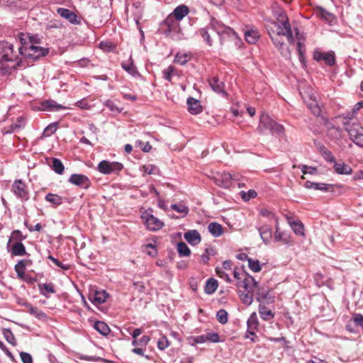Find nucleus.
I'll list each match as a JSON object with an SVG mask.
<instances>
[{"label": "nucleus", "mask_w": 363, "mask_h": 363, "mask_svg": "<svg viewBox=\"0 0 363 363\" xmlns=\"http://www.w3.org/2000/svg\"><path fill=\"white\" fill-rule=\"evenodd\" d=\"M342 133L340 128L332 127L328 130V135L334 140H340L342 138Z\"/></svg>", "instance_id": "obj_45"}, {"label": "nucleus", "mask_w": 363, "mask_h": 363, "mask_svg": "<svg viewBox=\"0 0 363 363\" xmlns=\"http://www.w3.org/2000/svg\"><path fill=\"white\" fill-rule=\"evenodd\" d=\"M216 182L218 186L223 188H228L232 183V177L230 173L223 172L218 174L216 177Z\"/></svg>", "instance_id": "obj_18"}, {"label": "nucleus", "mask_w": 363, "mask_h": 363, "mask_svg": "<svg viewBox=\"0 0 363 363\" xmlns=\"http://www.w3.org/2000/svg\"><path fill=\"white\" fill-rule=\"evenodd\" d=\"M242 199L244 201H249L250 199L255 198L257 196V192L255 190H249L247 193L242 191Z\"/></svg>", "instance_id": "obj_61"}, {"label": "nucleus", "mask_w": 363, "mask_h": 363, "mask_svg": "<svg viewBox=\"0 0 363 363\" xmlns=\"http://www.w3.org/2000/svg\"><path fill=\"white\" fill-rule=\"evenodd\" d=\"M188 110L191 114H198L202 111V106L200 101L193 97L187 99Z\"/></svg>", "instance_id": "obj_21"}, {"label": "nucleus", "mask_w": 363, "mask_h": 363, "mask_svg": "<svg viewBox=\"0 0 363 363\" xmlns=\"http://www.w3.org/2000/svg\"><path fill=\"white\" fill-rule=\"evenodd\" d=\"M11 252L14 256H23L26 254L25 246L21 242H15L11 247Z\"/></svg>", "instance_id": "obj_31"}, {"label": "nucleus", "mask_w": 363, "mask_h": 363, "mask_svg": "<svg viewBox=\"0 0 363 363\" xmlns=\"http://www.w3.org/2000/svg\"><path fill=\"white\" fill-rule=\"evenodd\" d=\"M218 288V281L214 279H209L205 285V292L207 294H213Z\"/></svg>", "instance_id": "obj_39"}, {"label": "nucleus", "mask_w": 363, "mask_h": 363, "mask_svg": "<svg viewBox=\"0 0 363 363\" xmlns=\"http://www.w3.org/2000/svg\"><path fill=\"white\" fill-rule=\"evenodd\" d=\"M123 168V165L118 162H109L102 160L98 164L97 169L104 174H110L113 173H118Z\"/></svg>", "instance_id": "obj_9"}, {"label": "nucleus", "mask_w": 363, "mask_h": 363, "mask_svg": "<svg viewBox=\"0 0 363 363\" xmlns=\"http://www.w3.org/2000/svg\"><path fill=\"white\" fill-rule=\"evenodd\" d=\"M57 129V123H51L44 129L43 135L44 137H49L51 135H52L53 133H55L56 132Z\"/></svg>", "instance_id": "obj_52"}, {"label": "nucleus", "mask_w": 363, "mask_h": 363, "mask_svg": "<svg viewBox=\"0 0 363 363\" xmlns=\"http://www.w3.org/2000/svg\"><path fill=\"white\" fill-rule=\"evenodd\" d=\"M43 109L49 111H59L61 109H65L66 107L57 104L55 101H46L42 104Z\"/></svg>", "instance_id": "obj_32"}, {"label": "nucleus", "mask_w": 363, "mask_h": 363, "mask_svg": "<svg viewBox=\"0 0 363 363\" xmlns=\"http://www.w3.org/2000/svg\"><path fill=\"white\" fill-rule=\"evenodd\" d=\"M104 105L106 106L111 111L116 113H120L123 109L119 108L114 101L110 99L105 101L104 102Z\"/></svg>", "instance_id": "obj_46"}, {"label": "nucleus", "mask_w": 363, "mask_h": 363, "mask_svg": "<svg viewBox=\"0 0 363 363\" xmlns=\"http://www.w3.org/2000/svg\"><path fill=\"white\" fill-rule=\"evenodd\" d=\"M24 306L28 308V311L30 314L36 316L37 318H40L45 316V313L43 311L39 310L37 307L33 306L30 303H26Z\"/></svg>", "instance_id": "obj_44"}, {"label": "nucleus", "mask_w": 363, "mask_h": 363, "mask_svg": "<svg viewBox=\"0 0 363 363\" xmlns=\"http://www.w3.org/2000/svg\"><path fill=\"white\" fill-rule=\"evenodd\" d=\"M291 225L292 227V229L295 234L300 235V236H304V227L303 223L300 220H296L293 221L291 223Z\"/></svg>", "instance_id": "obj_40"}, {"label": "nucleus", "mask_w": 363, "mask_h": 363, "mask_svg": "<svg viewBox=\"0 0 363 363\" xmlns=\"http://www.w3.org/2000/svg\"><path fill=\"white\" fill-rule=\"evenodd\" d=\"M20 356L23 363H33L32 357L30 354L22 352L20 353Z\"/></svg>", "instance_id": "obj_64"}, {"label": "nucleus", "mask_w": 363, "mask_h": 363, "mask_svg": "<svg viewBox=\"0 0 363 363\" xmlns=\"http://www.w3.org/2000/svg\"><path fill=\"white\" fill-rule=\"evenodd\" d=\"M169 346V342L165 336H162L157 341V347L160 350H164Z\"/></svg>", "instance_id": "obj_56"}, {"label": "nucleus", "mask_w": 363, "mask_h": 363, "mask_svg": "<svg viewBox=\"0 0 363 363\" xmlns=\"http://www.w3.org/2000/svg\"><path fill=\"white\" fill-rule=\"evenodd\" d=\"M26 125V118L23 116H19L17 118L16 121L13 123H12L10 127L9 130H6V133H11L16 132L22 128H23Z\"/></svg>", "instance_id": "obj_27"}, {"label": "nucleus", "mask_w": 363, "mask_h": 363, "mask_svg": "<svg viewBox=\"0 0 363 363\" xmlns=\"http://www.w3.org/2000/svg\"><path fill=\"white\" fill-rule=\"evenodd\" d=\"M163 78L168 81H172V77L175 74V68L173 66H169L167 69L162 72Z\"/></svg>", "instance_id": "obj_51"}, {"label": "nucleus", "mask_w": 363, "mask_h": 363, "mask_svg": "<svg viewBox=\"0 0 363 363\" xmlns=\"http://www.w3.org/2000/svg\"><path fill=\"white\" fill-rule=\"evenodd\" d=\"M39 289L43 292L45 291L47 293L54 294L55 292L54 286L52 284H43L39 285Z\"/></svg>", "instance_id": "obj_60"}, {"label": "nucleus", "mask_w": 363, "mask_h": 363, "mask_svg": "<svg viewBox=\"0 0 363 363\" xmlns=\"http://www.w3.org/2000/svg\"><path fill=\"white\" fill-rule=\"evenodd\" d=\"M310 99L312 100V102L308 104V108L311 110L313 114H314L316 116H320L321 110L320 107L317 105L316 101L315 100V97L311 96Z\"/></svg>", "instance_id": "obj_49"}, {"label": "nucleus", "mask_w": 363, "mask_h": 363, "mask_svg": "<svg viewBox=\"0 0 363 363\" xmlns=\"http://www.w3.org/2000/svg\"><path fill=\"white\" fill-rule=\"evenodd\" d=\"M19 39L21 44L20 47L28 46V45H39L42 43V38L38 35H30L29 34L21 33Z\"/></svg>", "instance_id": "obj_14"}, {"label": "nucleus", "mask_w": 363, "mask_h": 363, "mask_svg": "<svg viewBox=\"0 0 363 363\" xmlns=\"http://www.w3.org/2000/svg\"><path fill=\"white\" fill-rule=\"evenodd\" d=\"M274 16L277 21L272 23V27L268 33L274 45L280 51L281 54L284 57H288L290 55V51L288 48L284 49V43L279 40V37L281 35L286 36L289 43L293 44L294 42L293 30L286 13L282 9L276 11Z\"/></svg>", "instance_id": "obj_1"}, {"label": "nucleus", "mask_w": 363, "mask_h": 363, "mask_svg": "<svg viewBox=\"0 0 363 363\" xmlns=\"http://www.w3.org/2000/svg\"><path fill=\"white\" fill-rule=\"evenodd\" d=\"M19 52L21 54V58L23 57L27 59L36 60L46 56L49 53V50L40 45H28V46L19 47Z\"/></svg>", "instance_id": "obj_6"}, {"label": "nucleus", "mask_w": 363, "mask_h": 363, "mask_svg": "<svg viewBox=\"0 0 363 363\" xmlns=\"http://www.w3.org/2000/svg\"><path fill=\"white\" fill-rule=\"evenodd\" d=\"M207 342H220V336L217 333H208L206 334Z\"/></svg>", "instance_id": "obj_59"}, {"label": "nucleus", "mask_w": 363, "mask_h": 363, "mask_svg": "<svg viewBox=\"0 0 363 363\" xmlns=\"http://www.w3.org/2000/svg\"><path fill=\"white\" fill-rule=\"evenodd\" d=\"M177 251L180 257H187L191 254V250L185 242H181L177 245Z\"/></svg>", "instance_id": "obj_42"}, {"label": "nucleus", "mask_w": 363, "mask_h": 363, "mask_svg": "<svg viewBox=\"0 0 363 363\" xmlns=\"http://www.w3.org/2000/svg\"><path fill=\"white\" fill-rule=\"evenodd\" d=\"M238 295L242 302L250 306L253 302L255 289L257 288V282L254 277L245 275L242 281L238 283Z\"/></svg>", "instance_id": "obj_3"}, {"label": "nucleus", "mask_w": 363, "mask_h": 363, "mask_svg": "<svg viewBox=\"0 0 363 363\" xmlns=\"http://www.w3.org/2000/svg\"><path fill=\"white\" fill-rule=\"evenodd\" d=\"M247 334L255 336V332L259 326V321L255 312H253L247 319Z\"/></svg>", "instance_id": "obj_17"}, {"label": "nucleus", "mask_w": 363, "mask_h": 363, "mask_svg": "<svg viewBox=\"0 0 363 363\" xmlns=\"http://www.w3.org/2000/svg\"><path fill=\"white\" fill-rule=\"evenodd\" d=\"M142 170L147 174H160L159 168L156 165L152 164L143 165Z\"/></svg>", "instance_id": "obj_43"}, {"label": "nucleus", "mask_w": 363, "mask_h": 363, "mask_svg": "<svg viewBox=\"0 0 363 363\" xmlns=\"http://www.w3.org/2000/svg\"><path fill=\"white\" fill-rule=\"evenodd\" d=\"M216 318L221 324H225L228 320V312L224 309H220L217 312Z\"/></svg>", "instance_id": "obj_47"}, {"label": "nucleus", "mask_w": 363, "mask_h": 363, "mask_svg": "<svg viewBox=\"0 0 363 363\" xmlns=\"http://www.w3.org/2000/svg\"><path fill=\"white\" fill-rule=\"evenodd\" d=\"M94 328L96 331L104 336L108 335L111 331L108 325L104 321H96Z\"/></svg>", "instance_id": "obj_30"}, {"label": "nucleus", "mask_w": 363, "mask_h": 363, "mask_svg": "<svg viewBox=\"0 0 363 363\" xmlns=\"http://www.w3.org/2000/svg\"><path fill=\"white\" fill-rule=\"evenodd\" d=\"M164 25L167 27V30L166 32H171L179 26L178 21H176L175 18L172 14H169L166 18L164 21Z\"/></svg>", "instance_id": "obj_34"}, {"label": "nucleus", "mask_w": 363, "mask_h": 363, "mask_svg": "<svg viewBox=\"0 0 363 363\" xmlns=\"http://www.w3.org/2000/svg\"><path fill=\"white\" fill-rule=\"evenodd\" d=\"M45 200L55 207L62 203V198L57 194L52 193H48L45 196Z\"/></svg>", "instance_id": "obj_38"}, {"label": "nucleus", "mask_w": 363, "mask_h": 363, "mask_svg": "<svg viewBox=\"0 0 363 363\" xmlns=\"http://www.w3.org/2000/svg\"><path fill=\"white\" fill-rule=\"evenodd\" d=\"M257 130L262 135L269 132L272 135H281L284 133V127L272 119L267 114L263 113L260 116Z\"/></svg>", "instance_id": "obj_5"}, {"label": "nucleus", "mask_w": 363, "mask_h": 363, "mask_svg": "<svg viewBox=\"0 0 363 363\" xmlns=\"http://www.w3.org/2000/svg\"><path fill=\"white\" fill-rule=\"evenodd\" d=\"M4 336L10 344L13 345H16V338L10 329H4Z\"/></svg>", "instance_id": "obj_54"}, {"label": "nucleus", "mask_w": 363, "mask_h": 363, "mask_svg": "<svg viewBox=\"0 0 363 363\" xmlns=\"http://www.w3.org/2000/svg\"><path fill=\"white\" fill-rule=\"evenodd\" d=\"M32 262L30 259L20 260L14 267L15 271L18 278H23L25 275L26 268L28 265L31 264Z\"/></svg>", "instance_id": "obj_22"}, {"label": "nucleus", "mask_w": 363, "mask_h": 363, "mask_svg": "<svg viewBox=\"0 0 363 363\" xmlns=\"http://www.w3.org/2000/svg\"><path fill=\"white\" fill-rule=\"evenodd\" d=\"M48 259H50L55 265H57V267H59L65 270H68L70 267L69 264H64L63 263H62L60 261H59L57 259L55 258L52 255H49Z\"/></svg>", "instance_id": "obj_62"}, {"label": "nucleus", "mask_w": 363, "mask_h": 363, "mask_svg": "<svg viewBox=\"0 0 363 363\" xmlns=\"http://www.w3.org/2000/svg\"><path fill=\"white\" fill-rule=\"evenodd\" d=\"M298 168L301 170L303 174H314L317 172L316 167L307 166L306 164H301L298 166Z\"/></svg>", "instance_id": "obj_55"}, {"label": "nucleus", "mask_w": 363, "mask_h": 363, "mask_svg": "<svg viewBox=\"0 0 363 363\" xmlns=\"http://www.w3.org/2000/svg\"><path fill=\"white\" fill-rule=\"evenodd\" d=\"M57 13L58 15H60L62 18L66 19L71 24H81V18L78 16L74 11L68 9L58 8L57 9Z\"/></svg>", "instance_id": "obj_10"}, {"label": "nucleus", "mask_w": 363, "mask_h": 363, "mask_svg": "<svg viewBox=\"0 0 363 363\" xmlns=\"http://www.w3.org/2000/svg\"><path fill=\"white\" fill-rule=\"evenodd\" d=\"M313 58L316 61L323 60L326 65L333 66L335 63V57L333 52H322L315 51L313 55Z\"/></svg>", "instance_id": "obj_16"}, {"label": "nucleus", "mask_w": 363, "mask_h": 363, "mask_svg": "<svg viewBox=\"0 0 363 363\" xmlns=\"http://www.w3.org/2000/svg\"><path fill=\"white\" fill-rule=\"evenodd\" d=\"M21 54L19 52V47L17 50H14L13 45L9 41H0V63L12 62L13 67L20 66L21 64Z\"/></svg>", "instance_id": "obj_4"}, {"label": "nucleus", "mask_w": 363, "mask_h": 363, "mask_svg": "<svg viewBox=\"0 0 363 363\" xmlns=\"http://www.w3.org/2000/svg\"><path fill=\"white\" fill-rule=\"evenodd\" d=\"M248 267L254 272H258L261 270V266L258 260L247 258Z\"/></svg>", "instance_id": "obj_50"}, {"label": "nucleus", "mask_w": 363, "mask_h": 363, "mask_svg": "<svg viewBox=\"0 0 363 363\" xmlns=\"http://www.w3.org/2000/svg\"><path fill=\"white\" fill-rule=\"evenodd\" d=\"M189 12V8L185 5H180L174 9L171 13L177 21L182 20Z\"/></svg>", "instance_id": "obj_23"}, {"label": "nucleus", "mask_w": 363, "mask_h": 363, "mask_svg": "<svg viewBox=\"0 0 363 363\" xmlns=\"http://www.w3.org/2000/svg\"><path fill=\"white\" fill-rule=\"evenodd\" d=\"M208 84L211 88L217 94H221L223 96H227V92L225 90L224 82L218 77H213L208 79Z\"/></svg>", "instance_id": "obj_15"}, {"label": "nucleus", "mask_w": 363, "mask_h": 363, "mask_svg": "<svg viewBox=\"0 0 363 363\" xmlns=\"http://www.w3.org/2000/svg\"><path fill=\"white\" fill-rule=\"evenodd\" d=\"M353 320L357 326L360 327L363 330V315L356 313L353 316Z\"/></svg>", "instance_id": "obj_63"}, {"label": "nucleus", "mask_w": 363, "mask_h": 363, "mask_svg": "<svg viewBox=\"0 0 363 363\" xmlns=\"http://www.w3.org/2000/svg\"><path fill=\"white\" fill-rule=\"evenodd\" d=\"M108 294L104 290H94L89 292V300L95 305L104 303L106 301Z\"/></svg>", "instance_id": "obj_13"}, {"label": "nucleus", "mask_w": 363, "mask_h": 363, "mask_svg": "<svg viewBox=\"0 0 363 363\" xmlns=\"http://www.w3.org/2000/svg\"><path fill=\"white\" fill-rule=\"evenodd\" d=\"M259 313L260 315V317L264 320H270L274 318V313L267 306L260 304L258 308Z\"/></svg>", "instance_id": "obj_28"}, {"label": "nucleus", "mask_w": 363, "mask_h": 363, "mask_svg": "<svg viewBox=\"0 0 363 363\" xmlns=\"http://www.w3.org/2000/svg\"><path fill=\"white\" fill-rule=\"evenodd\" d=\"M150 338L149 337V336L144 335L141 338H140L139 340H135V339L132 342V345H134V346H137L138 345H141L146 346L148 344V342H150Z\"/></svg>", "instance_id": "obj_58"}, {"label": "nucleus", "mask_w": 363, "mask_h": 363, "mask_svg": "<svg viewBox=\"0 0 363 363\" xmlns=\"http://www.w3.org/2000/svg\"><path fill=\"white\" fill-rule=\"evenodd\" d=\"M321 154H322L323 158L327 162H333V163H335L336 162L335 158L333 155L332 152L330 150H328V149H326L325 147H323L321 150Z\"/></svg>", "instance_id": "obj_53"}, {"label": "nucleus", "mask_w": 363, "mask_h": 363, "mask_svg": "<svg viewBox=\"0 0 363 363\" xmlns=\"http://www.w3.org/2000/svg\"><path fill=\"white\" fill-rule=\"evenodd\" d=\"M184 237L185 240L191 245H196L201 240L199 233L196 230H189L184 233Z\"/></svg>", "instance_id": "obj_19"}, {"label": "nucleus", "mask_w": 363, "mask_h": 363, "mask_svg": "<svg viewBox=\"0 0 363 363\" xmlns=\"http://www.w3.org/2000/svg\"><path fill=\"white\" fill-rule=\"evenodd\" d=\"M216 274H218V276L224 279L225 281H226L228 283H230L231 282V279L230 278V275L226 273L223 269H220V267H216Z\"/></svg>", "instance_id": "obj_57"}, {"label": "nucleus", "mask_w": 363, "mask_h": 363, "mask_svg": "<svg viewBox=\"0 0 363 363\" xmlns=\"http://www.w3.org/2000/svg\"><path fill=\"white\" fill-rule=\"evenodd\" d=\"M335 171L340 174H350L352 172V168L344 162L334 163Z\"/></svg>", "instance_id": "obj_29"}, {"label": "nucleus", "mask_w": 363, "mask_h": 363, "mask_svg": "<svg viewBox=\"0 0 363 363\" xmlns=\"http://www.w3.org/2000/svg\"><path fill=\"white\" fill-rule=\"evenodd\" d=\"M69 182L83 189H88L91 186L90 179L84 174H73L69 178Z\"/></svg>", "instance_id": "obj_12"}, {"label": "nucleus", "mask_w": 363, "mask_h": 363, "mask_svg": "<svg viewBox=\"0 0 363 363\" xmlns=\"http://www.w3.org/2000/svg\"><path fill=\"white\" fill-rule=\"evenodd\" d=\"M171 208L176 211L178 213H183L186 216L189 213V208L182 203H175L171 206Z\"/></svg>", "instance_id": "obj_48"}, {"label": "nucleus", "mask_w": 363, "mask_h": 363, "mask_svg": "<svg viewBox=\"0 0 363 363\" xmlns=\"http://www.w3.org/2000/svg\"><path fill=\"white\" fill-rule=\"evenodd\" d=\"M304 186L306 189H314L315 190H320L322 191H329L330 188L332 187V185L325 183H317L307 181L304 184Z\"/></svg>", "instance_id": "obj_26"}, {"label": "nucleus", "mask_w": 363, "mask_h": 363, "mask_svg": "<svg viewBox=\"0 0 363 363\" xmlns=\"http://www.w3.org/2000/svg\"><path fill=\"white\" fill-rule=\"evenodd\" d=\"M121 67L125 71H126L128 73H129L133 77H137L140 75L139 72L137 70L136 67L133 64V61L131 56H130L129 60L127 62H123L121 63Z\"/></svg>", "instance_id": "obj_25"}, {"label": "nucleus", "mask_w": 363, "mask_h": 363, "mask_svg": "<svg viewBox=\"0 0 363 363\" xmlns=\"http://www.w3.org/2000/svg\"><path fill=\"white\" fill-rule=\"evenodd\" d=\"M260 237L265 244H269L272 239V230L268 225H263L258 228Z\"/></svg>", "instance_id": "obj_20"}, {"label": "nucleus", "mask_w": 363, "mask_h": 363, "mask_svg": "<svg viewBox=\"0 0 363 363\" xmlns=\"http://www.w3.org/2000/svg\"><path fill=\"white\" fill-rule=\"evenodd\" d=\"M50 166L52 169L58 174H62L65 171L64 164L60 159L52 158Z\"/></svg>", "instance_id": "obj_35"}, {"label": "nucleus", "mask_w": 363, "mask_h": 363, "mask_svg": "<svg viewBox=\"0 0 363 363\" xmlns=\"http://www.w3.org/2000/svg\"><path fill=\"white\" fill-rule=\"evenodd\" d=\"M245 38L250 44H255L259 38V34L257 29L247 28L245 30Z\"/></svg>", "instance_id": "obj_24"}, {"label": "nucleus", "mask_w": 363, "mask_h": 363, "mask_svg": "<svg viewBox=\"0 0 363 363\" xmlns=\"http://www.w3.org/2000/svg\"><path fill=\"white\" fill-rule=\"evenodd\" d=\"M142 218L145 220L147 228L152 231L161 229L164 225L161 220L152 214L145 213Z\"/></svg>", "instance_id": "obj_11"}, {"label": "nucleus", "mask_w": 363, "mask_h": 363, "mask_svg": "<svg viewBox=\"0 0 363 363\" xmlns=\"http://www.w3.org/2000/svg\"><path fill=\"white\" fill-rule=\"evenodd\" d=\"M190 55L186 52H178L174 57V62L181 65H185L190 60Z\"/></svg>", "instance_id": "obj_41"}, {"label": "nucleus", "mask_w": 363, "mask_h": 363, "mask_svg": "<svg viewBox=\"0 0 363 363\" xmlns=\"http://www.w3.org/2000/svg\"><path fill=\"white\" fill-rule=\"evenodd\" d=\"M208 231L214 236L219 237L223 233V226L216 222L211 223L208 226Z\"/></svg>", "instance_id": "obj_33"}, {"label": "nucleus", "mask_w": 363, "mask_h": 363, "mask_svg": "<svg viewBox=\"0 0 363 363\" xmlns=\"http://www.w3.org/2000/svg\"><path fill=\"white\" fill-rule=\"evenodd\" d=\"M256 291V300L259 303H263L267 298L269 294V291L264 287H260L257 284V288L255 289Z\"/></svg>", "instance_id": "obj_37"}, {"label": "nucleus", "mask_w": 363, "mask_h": 363, "mask_svg": "<svg viewBox=\"0 0 363 363\" xmlns=\"http://www.w3.org/2000/svg\"><path fill=\"white\" fill-rule=\"evenodd\" d=\"M345 130L349 137L357 145L363 147V127L358 123H343Z\"/></svg>", "instance_id": "obj_7"}, {"label": "nucleus", "mask_w": 363, "mask_h": 363, "mask_svg": "<svg viewBox=\"0 0 363 363\" xmlns=\"http://www.w3.org/2000/svg\"><path fill=\"white\" fill-rule=\"evenodd\" d=\"M11 191L21 201H26L30 198V192L25 182L21 179H16L12 186Z\"/></svg>", "instance_id": "obj_8"}, {"label": "nucleus", "mask_w": 363, "mask_h": 363, "mask_svg": "<svg viewBox=\"0 0 363 363\" xmlns=\"http://www.w3.org/2000/svg\"><path fill=\"white\" fill-rule=\"evenodd\" d=\"M274 241L281 242L284 245H289L290 243V237L284 231H277L274 233Z\"/></svg>", "instance_id": "obj_36"}, {"label": "nucleus", "mask_w": 363, "mask_h": 363, "mask_svg": "<svg viewBox=\"0 0 363 363\" xmlns=\"http://www.w3.org/2000/svg\"><path fill=\"white\" fill-rule=\"evenodd\" d=\"M211 31L215 32L220 36L224 35L228 36H236V33L231 28L226 26L223 23L212 18L210 23L206 27L199 29L197 32L209 46H212L213 45Z\"/></svg>", "instance_id": "obj_2"}]
</instances>
